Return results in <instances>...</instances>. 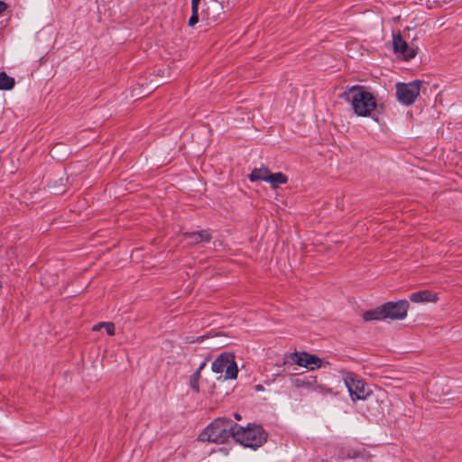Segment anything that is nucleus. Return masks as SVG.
<instances>
[{"instance_id": "f257e3e1", "label": "nucleus", "mask_w": 462, "mask_h": 462, "mask_svg": "<svg viewBox=\"0 0 462 462\" xmlns=\"http://www.w3.org/2000/svg\"><path fill=\"white\" fill-rule=\"evenodd\" d=\"M237 423L231 419L218 417L211 421L199 435V440L217 444L226 443L230 437L234 439V432Z\"/></svg>"}, {"instance_id": "f03ea898", "label": "nucleus", "mask_w": 462, "mask_h": 462, "mask_svg": "<svg viewBox=\"0 0 462 462\" xmlns=\"http://www.w3.org/2000/svg\"><path fill=\"white\" fill-rule=\"evenodd\" d=\"M345 96L359 116H370L376 109L375 97L365 87L354 86L345 92Z\"/></svg>"}, {"instance_id": "7ed1b4c3", "label": "nucleus", "mask_w": 462, "mask_h": 462, "mask_svg": "<svg viewBox=\"0 0 462 462\" xmlns=\"http://www.w3.org/2000/svg\"><path fill=\"white\" fill-rule=\"evenodd\" d=\"M268 434L263 428L257 424L249 423L246 427L239 424L234 432V440L245 448L256 450L267 440Z\"/></svg>"}, {"instance_id": "20e7f679", "label": "nucleus", "mask_w": 462, "mask_h": 462, "mask_svg": "<svg viewBox=\"0 0 462 462\" xmlns=\"http://www.w3.org/2000/svg\"><path fill=\"white\" fill-rule=\"evenodd\" d=\"M211 370L216 374L225 372V379H236L238 374V368L235 360V356L229 352L220 354L212 363Z\"/></svg>"}, {"instance_id": "39448f33", "label": "nucleus", "mask_w": 462, "mask_h": 462, "mask_svg": "<svg viewBox=\"0 0 462 462\" xmlns=\"http://www.w3.org/2000/svg\"><path fill=\"white\" fill-rule=\"evenodd\" d=\"M421 80L416 79L409 83L395 84L396 98L403 106H411L420 95Z\"/></svg>"}, {"instance_id": "423d86ee", "label": "nucleus", "mask_w": 462, "mask_h": 462, "mask_svg": "<svg viewBox=\"0 0 462 462\" xmlns=\"http://www.w3.org/2000/svg\"><path fill=\"white\" fill-rule=\"evenodd\" d=\"M345 384L353 401L365 400L369 395V390L365 382L353 374L344 377Z\"/></svg>"}, {"instance_id": "0eeeda50", "label": "nucleus", "mask_w": 462, "mask_h": 462, "mask_svg": "<svg viewBox=\"0 0 462 462\" xmlns=\"http://www.w3.org/2000/svg\"><path fill=\"white\" fill-rule=\"evenodd\" d=\"M409 302L406 300H401L398 301H388L383 304L386 319L393 320H402L407 316L409 310Z\"/></svg>"}, {"instance_id": "6e6552de", "label": "nucleus", "mask_w": 462, "mask_h": 462, "mask_svg": "<svg viewBox=\"0 0 462 462\" xmlns=\"http://www.w3.org/2000/svg\"><path fill=\"white\" fill-rule=\"evenodd\" d=\"M393 51L402 55L405 60L413 59L418 51V47H415L413 44L409 45L401 34H393Z\"/></svg>"}, {"instance_id": "1a4fd4ad", "label": "nucleus", "mask_w": 462, "mask_h": 462, "mask_svg": "<svg viewBox=\"0 0 462 462\" xmlns=\"http://www.w3.org/2000/svg\"><path fill=\"white\" fill-rule=\"evenodd\" d=\"M293 361L297 365L310 370L319 368L321 365L320 358L315 355L308 354L306 352H302L300 355L296 353L295 356L293 357Z\"/></svg>"}, {"instance_id": "9d476101", "label": "nucleus", "mask_w": 462, "mask_h": 462, "mask_svg": "<svg viewBox=\"0 0 462 462\" xmlns=\"http://www.w3.org/2000/svg\"><path fill=\"white\" fill-rule=\"evenodd\" d=\"M437 295L430 291H420L410 295V300L416 303L434 302L437 301Z\"/></svg>"}, {"instance_id": "9b49d317", "label": "nucleus", "mask_w": 462, "mask_h": 462, "mask_svg": "<svg viewBox=\"0 0 462 462\" xmlns=\"http://www.w3.org/2000/svg\"><path fill=\"white\" fill-rule=\"evenodd\" d=\"M186 239L189 244L197 245L203 242H209L211 235L208 230H200L198 232L185 234Z\"/></svg>"}, {"instance_id": "f8f14e48", "label": "nucleus", "mask_w": 462, "mask_h": 462, "mask_svg": "<svg viewBox=\"0 0 462 462\" xmlns=\"http://www.w3.org/2000/svg\"><path fill=\"white\" fill-rule=\"evenodd\" d=\"M292 383L297 388L316 389L317 378L312 375L295 378Z\"/></svg>"}, {"instance_id": "ddd939ff", "label": "nucleus", "mask_w": 462, "mask_h": 462, "mask_svg": "<svg viewBox=\"0 0 462 462\" xmlns=\"http://www.w3.org/2000/svg\"><path fill=\"white\" fill-rule=\"evenodd\" d=\"M383 304L374 309V310H367L363 314V319L365 321L385 319L386 316H385V312H384V310H383Z\"/></svg>"}, {"instance_id": "4468645a", "label": "nucleus", "mask_w": 462, "mask_h": 462, "mask_svg": "<svg viewBox=\"0 0 462 462\" xmlns=\"http://www.w3.org/2000/svg\"><path fill=\"white\" fill-rule=\"evenodd\" d=\"M383 304L374 309V310H367L363 314V319L365 321L385 319L386 316H385V312H384V310H383Z\"/></svg>"}, {"instance_id": "2eb2a0df", "label": "nucleus", "mask_w": 462, "mask_h": 462, "mask_svg": "<svg viewBox=\"0 0 462 462\" xmlns=\"http://www.w3.org/2000/svg\"><path fill=\"white\" fill-rule=\"evenodd\" d=\"M270 175V171L266 167H262L259 169H254L249 175V180L251 181H257V180H264L267 182L268 176Z\"/></svg>"}, {"instance_id": "dca6fc26", "label": "nucleus", "mask_w": 462, "mask_h": 462, "mask_svg": "<svg viewBox=\"0 0 462 462\" xmlns=\"http://www.w3.org/2000/svg\"><path fill=\"white\" fill-rule=\"evenodd\" d=\"M267 182L272 185L273 189H277L281 184H284L288 181V177L282 172L272 173L268 176Z\"/></svg>"}, {"instance_id": "f3484780", "label": "nucleus", "mask_w": 462, "mask_h": 462, "mask_svg": "<svg viewBox=\"0 0 462 462\" xmlns=\"http://www.w3.org/2000/svg\"><path fill=\"white\" fill-rule=\"evenodd\" d=\"M339 456L344 459L365 457V449H354L351 448H343L340 450Z\"/></svg>"}, {"instance_id": "a211bd4d", "label": "nucleus", "mask_w": 462, "mask_h": 462, "mask_svg": "<svg viewBox=\"0 0 462 462\" xmlns=\"http://www.w3.org/2000/svg\"><path fill=\"white\" fill-rule=\"evenodd\" d=\"M15 84L14 78L9 77L5 72H0V90H11Z\"/></svg>"}, {"instance_id": "6ab92c4d", "label": "nucleus", "mask_w": 462, "mask_h": 462, "mask_svg": "<svg viewBox=\"0 0 462 462\" xmlns=\"http://www.w3.org/2000/svg\"><path fill=\"white\" fill-rule=\"evenodd\" d=\"M199 380L200 374L199 372H194L189 377V386L196 393L199 392Z\"/></svg>"}, {"instance_id": "aec40b11", "label": "nucleus", "mask_w": 462, "mask_h": 462, "mask_svg": "<svg viewBox=\"0 0 462 462\" xmlns=\"http://www.w3.org/2000/svg\"><path fill=\"white\" fill-rule=\"evenodd\" d=\"M192 14L189 19V25L194 26L199 22V9L191 8Z\"/></svg>"}, {"instance_id": "412c9836", "label": "nucleus", "mask_w": 462, "mask_h": 462, "mask_svg": "<svg viewBox=\"0 0 462 462\" xmlns=\"http://www.w3.org/2000/svg\"><path fill=\"white\" fill-rule=\"evenodd\" d=\"M104 328H106V331L107 333V335L109 336H114L115 335V324L112 323V322H106V324H104Z\"/></svg>"}, {"instance_id": "4be33fe9", "label": "nucleus", "mask_w": 462, "mask_h": 462, "mask_svg": "<svg viewBox=\"0 0 462 462\" xmlns=\"http://www.w3.org/2000/svg\"><path fill=\"white\" fill-rule=\"evenodd\" d=\"M7 4L0 0V15L7 9Z\"/></svg>"}, {"instance_id": "5701e85b", "label": "nucleus", "mask_w": 462, "mask_h": 462, "mask_svg": "<svg viewBox=\"0 0 462 462\" xmlns=\"http://www.w3.org/2000/svg\"><path fill=\"white\" fill-rule=\"evenodd\" d=\"M207 361L208 359H205L200 365L197 368V370L195 372H199V374L201 373V371L204 369V367L206 366L207 365Z\"/></svg>"}, {"instance_id": "b1692460", "label": "nucleus", "mask_w": 462, "mask_h": 462, "mask_svg": "<svg viewBox=\"0 0 462 462\" xmlns=\"http://www.w3.org/2000/svg\"><path fill=\"white\" fill-rule=\"evenodd\" d=\"M209 337V334H207V335H204V336H199V337H197L195 340H193L192 342H202L205 338H208Z\"/></svg>"}, {"instance_id": "393cba45", "label": "nucleus", "mask_w": 462, "mask_h": 462, "mask_svg": "<svg viewBox=\"0 0 462 462\" xmlns=\"http://www.w3.org/2000/svg\"><path fill=\"white\" fill-rule=\"evenodd\" d=\"M106 322H100V323L96 324V325L93 327V330H94V331L99 330L100 328H104V324H106Z\"/></svg>"}, {"instance_id": "a878e982", "label": "nucleus", "mask_w": 462, "mask_h": 462, "mask_svg": "<svg viewBox=\"0 0 462 462\" xmlns=\"http://www.w3.org/2000/svg\"><path fill=\"white\" fill-rule=\"evenodd\" d=\"M200 0H191V8L199 9V4Z\"/></svg>"}, {"instance_id": "bb28decb", "label": "nucleus", "mask_w": 462, "mask_h": 462, "mask_svg": "<svg viewBox=\"0 0 462 462\" xmlns=\"http://www.w3.org/2000/svg\"><path fill=\"white\" fill-rule=\"evenodd\" d=\"M234 417L237 420H240L242 419V416L237 412L234 413Z\"/></svg>"}]
</instances>
